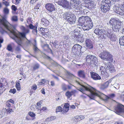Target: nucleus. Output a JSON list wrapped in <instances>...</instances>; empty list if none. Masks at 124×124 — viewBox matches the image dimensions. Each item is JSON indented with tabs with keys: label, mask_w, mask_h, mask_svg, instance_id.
I'll list each match as a JSON object with an SVG mask.
<instances>
[{
	"label": "nucleus",
	"mask_w": 124,
	"mask_h": 124,
	"mask_svg": "<svg viewBox=\"0 0 124 124\" xmlns=\"http://www.w3.org/2000/svg\"><path fill=\"white\" fill-rule=\"evenodd\" d=\"M29 30L28 29H25V30L23 32V33H19L18 32L17 33V34L19 35L20 34H24L25 35V34L29 33Z\"/></svg>",
	"instance_id": "nucleus-38"
},
{
	"label": "nucleus",
	"mask_w": 124,
	"mask_h": 124,
	"mask_svg": "<svg viewBox=\"0 0 124 124\" xmlns=\"http://www.w3.org/2000/svg\"><path fill=\"white\" fill-rule=\"evenodd\" d=\"M16 87L18 90H20V83L17 82L16 84Z\"/></svg>",
	"instance_id": "nucleus-42"
},
{
	"label": "nucleus",
	"mask_w": 124,
	"mask_h": 124,
	"mask_svg": "<svg viewBox=\"0 0 124 124\" xmlns=\"http://www.w3.org/2000/svg\"><path fill=\"white\" fill-rule=\"evenodd\" d=\"M62 16L64 19L66 20L71 25L75 23L76 20L75 16L72 14L70 12H66L64 13Z\"/></svg>",
	"instance_id": "nucleus-4"
},
{
	"label": "nucleus",
	"mask_w": 124,
	"mask_h": 124,
	"mask_svg": "<svg viewBox=\"0 0 124 124\" xmlns=\"http://www.w3.org/2000/svg\"><path fill=\"white\" fill-rule=\"evenodd\" d=\"M86 62L88 64H94L96 66L98 65V61L97 58L95 56L92 55H87L86 57Z\"/></svg>",
	"instance_id": "nucleus-6"
},
{
	"label": "nucleus",
	"mask_w": 124,
	"mask_h": 124,
	"mask_svg": "<svg viewBox=\"0 0 124 124\" xmlns=\"http://www.w3.org/2000/svg\"><path fill=\"white\" fill-rule=\"evenodd\" d=\"M81 46L78 44L75 45L72 47V51L75 54L78 53L81 51Z\"/></svg>",
	"instance_id": "nucleus-12"
},
{
	"label": "nucleus",
	"mask_w": 124,
	"mask_h": 124,
	"mask_svg": "<svg viewBox=\"0 0 124 124\" xmlns=\"http://www.w3.org/2000/svg\"><path fill=\"white\" fill-rule=\"evenodd\" d=\"M121 23V22L116 18H112L109 21V24L112 26L113 25L116 24H117V23Z\"/></svg>",
	"instance_id": "nucleus-14"
},
{
	"label": "nucleus",
	"mask_w": 124,
	"mask_h": 124,
	"mask_svg": "<svg viewBox=\"0 0 124 124\" xmlns=\"http://www.w3.org/2000/svg\"><path fill=\"white\" fill-rule=\"evenodd\" d=\"M105 34L112 41H115L116 40V35L110 34L108 31H107V32H105Z\"/></svg>",
	"instance_id": "nucleus-18"
},
{
	"label": "nucleus",
	"mask_w": 124,
	"mask_h": 124,
	"mask_svg": "<svg viewBox=\"0 0 124 124\" xmlns=\"http://www.w3.org/2000/svg\"><path fill=\"white\" fill-rule=\"evenodd\" d=\"M115 110V112L117 114L120 115L121 113H124V106L121 104H118Z\"/></svg>",
	"instance_id": "nucleus-10"
},
{
	"label": "nucleus",
	"mask_w": 124,
	"mask_h": 124,
	"mask_svg": "<svg viewBox=\"0 0 124 124\" xmlns=\"http://www.w3.org/2000/svg\"><path fill=\"white\" fill-rule=\"evenodd\" d=\"M115 96V95L114 93H112L110 94L109 96H107L106 97V99L108 100L109 99H113Z\"/></svg>",
	"instance_id": "nucleus-37"
},
{
	"label": "nucleus",
	"mask_w": 124,
	"mask_h": 124,
	"mask_svg": "<svg viewBox=\"0 0 124 124\" xmlns=\"http://www.w3.org/2000/svg\"><path fill=\"white\" fill-rule=\"evenodd\" d=\"M79 31L77 29H75L73 31L70 32L72 36H74V38H76V39L78 41H80L81 38L80 36V33L79 32Z\"/></svg>",
	"instance_id": "nucleus-9"
},
{
	"label": "nucleus",
	"mask_w": 124,
	"mask_h": 124,
	"mask_svg": "<svg viewBox=\"0 0 124 124\" xmlns=\"http://www.w3.org/2000/svg\"><path fill=\"white\" fill-rule=\"evenodd\" d=\"M40 6V4H37L34 8L35 9H39V7Z\"/></svg>",
	"instance_id": "nucleus-57"
},
{
	"label": "nucleus",
	"mask_w": 124,
	"mask_h": 124,
	"mask_svg": "<svg viewBox=\"0 0 124 124\" xmlns=\"http://www.w3.org/2000/svg\"><path fill=\"white\" fill-rule=\"evenodd\" d=\"M66 73L67 75L69 76L70 77H72L73 76V75L72 74L70 73L69 71H66Z\"/></svg>",
	"instance_id": "nucleus-53"
},
{
	"label": "nucleus",
	"mask_w": 124,
	"mask_h": 124,
	"mask_svg": "<svg viewBox=\"0 0 124 124\" xmlns=\"http://www.w3.org/2000/svg\"><path fill=\"white\" fill-rule=\"evenodd\" d=\"M114 11L116 13L121 15H124V8H122L121 6L120 7H115Z\"/></svg>",
	"instance_id": "nucleus-13"
},
{
	"label": "nucleus",
	"mask_w": 124,
	"mask_h": 124,
	"mask_svg": "<svg viewBox=\"0 0 124 124\" xmlns=\"http://www.w3.org/2000/svg\"><path fill=\"white\" fill-rule=\"evenodd\" d=\"M100 70L101 71V74L103 76L106 77H108V74L106 71V69L105 67L101 66L100 68Z\"/></svg>",
	"instance_id": "nucleus-21"
},
{
	"label": "nucleus",
	"mask_w": 124,
	"mask_h": 124,
	"mask_svg": "<svg viewBox=\"0 0 124 124\" xmlns=\"http://www.w3.org/2000/svg\"><path fill=\"white\" fill-rule=\"evenodd\" d=\"M14 27L4 17L0 15V33L3 34L8 33Z\"/></svg>",
	"instance_id": "nucleus-2"
},
{
	"label": "nucleus",
	"mask_w": 124,
	"mask_h": 124,
	"mask_svg": "<svg viewBox=\"0 0 124 124\" xmlns=\"http://www.w3.org/2000/svg\"><path fill=\"white\" fill-rule=\"evenodd\" d=\"M16 2L15 3V4L16 5H17L20 3V0H15Z\"/></svg>",
	"instance_id": "nucleus-59"
},
{
	"label": "nucleus",
	"mask_w": 124,
	"mask_h": 124,
	"mask_svg": "<svg viewBox=\"0 0 124 124\" xmlns=\"http://www.w3.org/2000/svg\"><path fill=\"white\" fill-rule=\"evenodd\" d=\"M78 74L79 76L83 78H85V72L84 70H80L78 72Z\"/></svg>",
	"instance_id": "nucleus-26"
},
{
	"label": "nucleus",
	"mask_w": 124,
	"mask_h": 124,
	"mask_svg": "<svg viewBox=\"0 0 124 124\" xmlns=\"http://www.w3.org/2000/svg\"><path fill=\"white\" fill-rule=\"evenodd\" d=\"M75 119H76V120H77V119H78V121H79L80 120H81L83 119L85 117L84 116H77L75 117Z\"/></svg>",
	"instance_id": "nucleus-35"
},
{
	"label": "nucleus",
	"mask_w": 124,
	"mask_h": 124,
	"mask_svg": "<svg viewBox=\"0 0 124 124\" xmlns=\"http://www.w3.org/2000/svg\"><path fill=\"white\" fill-rule=\"evenodd\" d=\"M62 108L60 106H58L56 108V112L57 113L58 112H61L62 111Z\"/></svg>",
	"instance_id": "nucleus-43"
},
{
	"label": "nucleus",
	"mask_w": 124,
	"mask_h": 124,
	"mask_svg": "<svg viewBox=\"0 0 124 124\" xmlns=\"http://www.w3.org/2000/svg\"><path fill=\"white\" fill-rule=\"evenodd\" d=\"M56 3L59 5L62 6L66 8L70 9L71 8L69 2L66 0H59L58 2Z\"/></svg>",
	"instance_id": "nucleus-8"
},
{
	"label": "nucleus",
	"mask_w": 124,
	"mask_h": 124,
	"mask_svg": "<svg viewBox=\"0 0 124 124\" xmlns=\"http://www.w3.org/2000/svg\"><path fill=\"white\" fill-rule=\"evenodd\" d=\"M11 103H10L8 102H7L6 103V106L8 108H10L11 107Z\"/></svg>",
	"instance_id": "nucleus-55"
},
{
	"label": "nucleus",
	"mask_w": 124,
	"mask_h": 124,
	"mask_svg": "<svg viewBox=\"0 0 124 124\" xmlns=\"http://www.w3.org/2000/svg\"><path fill=\"white\" fill-rule=\"evenodd\" d=\"M119 42L121 46H124V36L120 37Z\"/></svg>",
	"instance_id": "nucleus-31"
},
{
	"label": "nucleus",
	"mask_w": 124,
	"mask_h": 124,
	"mask_svg": "<svg viewBox=\"0 0 124 124\" xmlns=\"http://www.w3.org/2000/svg\"><path fill=\"white\" fill-rule=\"evenodd\" d=\"M45 55V56L50 61H51L52 60V59L49 57L47 56L46 55Z\"/></svg>",
	"instance_id": "nucleus-61"
},
{
	"label": "nucleus",
	"mask_w": 124,
	"mask_h": 124,
	"mask_svg": "<svg viewBox=\"0 0 124 124\" xmlns=\"http://www.w3.org/2000/svg\"><path fill=\"white\" fill-rule=\"evenodd\" d=\"M7 110L6 113H10L11 112H13V111L12 109L10 108H8Z\"/></svg>",
	"instance_id": "nucleus-49"
},
{
	"label": "nucleus",
	"mask_w": 124,
	"mask_h": 124,
	"mask_svg": "<svg viewBox=\"0 0 124 124\" xmlns=\"http://www.w3.org/2000/svg\"><path fill=\"white\" fill-rule=\"evenodd\" d=\"M11 20L12 21L15 22L17 21L18 20L17 16H12L11 17Z\"/></svg>",
	"instance_id": "nucleus-39"
},
{
	"label": "nucleus",
	"mask_w": 124,
	"mask_h": 124,
	"mask_svg": "<svg viewBox=\"0 0 124 124\" xmlns=\"http://www.w3.org/2000/svg\"><path fill=\"white\" fill-rule=\"evenodd\" d=\"M38 25L36 24L35 26H34L31 24H30L29 26V28L30 29L34 30L35 29H37Z\"/></svg>",
	"instance_id": "nucleus-36"
},
{
	"label": "nucleus",
	"mask_w": 124,
	"mask_h": 124,
	"mask_svg": "<svg viewBox=\"0 0 124 124\" xmlns=\"http://www.w3.org/2000/svg\"><path fill=\"white\" fill-rule=\"evenodd\" d=\"M15 50L16 51L19 52L20 51L21 49L19 47L17 46Z\"/></svg>",
	"instance_id": "nucleus-63"
},
{
	"label": "nucleus",
	"mask_w": 124,
	"mask_h": 124,
	"mask_svg": "<svg viewBox=\"0 0 124 124\" xmlns=\"http://www.w3.org/2000/svg\"><path fill=\"white\" fill-rule=\"evenodd\" d=\"M108 65L107 66V68L111 72H113L114 71V69L113 66L112 65H111L109 62L108 63Z\"/></svg>",
	"instance_id": "nucleus-25"
},
{
	"label": "nucleus",
	"mask_w": 124,
	"mask_h": 124,
	"mask_svg": "<svg viewBox=\"0 0 124 124\" xmlns=\"http://www.w3.org/2000/svg\"><path fill=\"white\" fill-rule=\"evenodd\" d=\"M42 23L46 26H47L49 24L48 21L45 18H43L41 19Z\"/></svg>",
	"instance_id": "nucleus-27"
},
{
	"label": "nucleus",
	"mask_w": 124,
	"mask_h": 124,
	"mask_svg": "<svg viewBox=\"0 0 124 124\" xmlns=\"http://www.w3.org/2000/svg\"><path fill=\"white\" fill-rule=\"evenodd\" d=\"M111 80L110 79L109 80V81H107L106 82L104 83V84L102 85L101 86V88L102 89H104L107 88L108 86L109 83H110L111 82Z\"/></svg>",
	"instance_id": "nucleus-23"
},
{
	"label": "nucleus",
	"mask_w": 124,
	"mask_h": 124,
	"mask_svg": "<svg viewBox=\"0 0 124 124\" xmlns=\"http://www.w3.org/2000/svg\"><path fill=\"white\" fill-rule=\"evenodd\" d=\"M7 111V110L6 108H3L0 112V115L1 116L0 117L2 118L3 116H5L6 114Z\"/></svg>",
	"instance_id": "nucleus-28"
},
{
	"label": "nucleus",
	"mask_w": 124,
	"mask_h": 124,
	"mask_svg": "<svg viewBox=\"0 0 124 124\" xmlns=\"http://www.w3.org/2000/svg\"><path fill=\"white\" fill-rule=\"evenodd\" d=\"M91 77L93 80H96L100 79L101 77L97 74L93 72H90Z\"/></svg>",
	"instance_id": "nucleus-17"
},
{
	"label": "nucleus",
	"mask_w": 124,
	"mask_h": 124,
	"mask_svg": "<svg viewBox=\"0 0 124 124\" xmlns=\"http://www.w3.org/2000/svg\"><path fill=\"white\" fill-rule=\"evenodd\" d=\"M101 8V11L103 13H106L108 12L109 9V5H102Z\"/></svg>",
	"instance_id": "nucleus-19"
},
{
	"label": "nucleus",
	"mask_w": 124,
	"mask_h": 124,
	"mask_svg": "<svg viewBox=\"0 0 124 124\" xmlns=\"http://www.w3.org/2000/svg\"><path fill=\"white\" fill-rule=\"evenodd\" d=\"M52 75V76L55 79H56L58 81H59V78H58V77H56V76H54V75Z\"/></svg>",
	"instance_id": "nucleus-60"
},
{
	"label": "nucleus",
	"mask_w": 124,
	"mask_h": 124,
	"mask_svg": "<svg viewBox=\"0 0 124 124\" xmlns=\"http://www.w3.org/2000/svg\"><path fill=\"white\" fill-rule=\"evenodd\" d=\"M32 32L35 35H36L37 34V29H35L34 30H33L32 31Z\"/></svg>",
	"instance_id": "nucleus-56"
},
{
	"label": "nucleus",
	"mask_w": 124,
	"mask_h": 124,
	"mask_svg": "<svg viewBox=\"0 0 124 124\" xmlns=\"http://www.w3.org/2000/svg\"><path fill=\"white\" fill-rule=\"evenodd\" d=\"M86 46L87 48L90 49H92L93 48L92 42L90 39H87L85 41Z\"/></svg>",
	"instance_id": "nucleus-20"
},
{
	"label": "nucleus",
	"mask_w": 124,
	"mask_h": 124,
	"mask_svg": "<svg viewBox=\"0 0 124 124\" xmlns=\"http://www.w3.org/2000/svg\"><path fill=\"white\" fill-rule=\"evenodd\" d=\"M74 93V92L73 91H71V92L67 91L65 95L67 98H70Z\"/></svg>",
	"instance_id": "nucleus-32"
},
{
	"label": "nucleus",
	"mask_w": 124,
	"mask_h": 124,
	"mask_svg": "<svg viewBox=\"0 0 124 124\" xmlns=\"http://www.w3.org/2000/svg\"><path fill=\"white\" fill-rule=\"evenodd\" d=\"M106 31H104V30L103 27L100 26L98 28H96L94 31V33L98 35H101L103 33H105Z\"/></svg>",
	"instance_id": "nucleus-11"
},
{
	"label": "nucleus",
	"mask_w": 124,
	"mask_h": 124,
	"mask_svg": "<svg viewBox=\"0 0 124 124\" xmlns=\"http://www.w3.org/2000/svg\"><path fill=\"white\" fill-rule=\"evenodd\" d=\"M56 117L55 116H52L47 118L46 119V121H52L55 119Z\"/></svg>",
	"instance_id": "nucleus-34"
},
{
	"label": "nucleus",
	"mask_w": 124,
	"mask_h": 124,
	"mask_svg": "<svg viewBox=\"0 0 124 124\" xmlns=\"http://www.w3.org/2000/svg\"><path fill=\"white\" fill-rule=\"evenodd\" d=\"M37 87L36 84L33 85L31 87V89H32L34 90H36Z\"/></svg>",
	"instance_id": "nucleus-52"
},
{
	"label": "nucleus",
	"mask_w": 124,
	"mask_h": 124,
	"mask_svg": "<svg viewBox=\"0 0 124 124\" xmlns=\"http://www.w3.org/2000/svg\"><path fill=\"white\" fill-rule=\"evenodd\" d=\"M78 2V1H77V0H70V4H72L73 3H74V2Z\"/></svg>",
	"instance_id": "nucleus-62"
},
{
	"label": "nucleus",
	"mask_w": 124,
	"mask_h": 124,
	"mask_svg": "<svg viewBox=\"0 0 124 124\" xmlns=\"http://www.w3.org/2000/svg\"><path fill=\"white\" fill-rule=\"evenodd\" d=\"M86 21V23L84 24L82 26V28L84 31H88L91 29L93 26V23L92 20L89 17Z\"/></svg>",
	"instance_id": "nucleus-7"
},
{
	"label": "nucleus",
	"mask_w": 124,
	"mask_h": 124,
	"mask_svg": "<svg viewBox=\"0 0 124 124\" xmlns=\"http://www.w3.org/2000/svg\"><path fill=\"white\" fill-rule=\"evenodd\" d=\"M39 65L38 63H36L35 64H34L33 66V70H35L36 69H37L39 68Z\"/></svg>",
	"instance_id": "nucleus-40"
},
{
	"label": "nucleus",
	"mask_w": 124,
	"mask_h": 124,
	"mask_svg": "<svg viewBox=\"0 0 124 124\" xmlns=\"http://www.w3.org/2000/svg\"><path fill=\"white\" fill-rule=\"evenodd\" d=\"M7 49L9 51H11L12 49V47L11 45L9 44L7 46Z\"/></svg>",
	"instance_id": "nucleus-44"
},
{
	"label": "nucleus",
	"mask_w": 124,
	"mask_h": 124,
	"mask_svg": "<svg viewBox=\"0 0 124 124\" xmlns=\"http://www.w3.org/2000/svg\"><path fill=\"white\" fill-rule=\"evenodd\" d=\"M99 56L102 59L107 61H112L113 58L112 55L108 52L103 51L99 55Z\"/></svg>",
	"instance_id": "nucleus-5"
},
{
	"label": "nucleus",
	"mask_w": 124,
	"mask_h": 124,
	"mask_svg": "<svg viewBox=\"0 0 124 124\" xmlns=\"http://www.w3.org/2000/svg\"><path fill=\"white\" fill-rule=\"evenodd\" d=\"M58 41L57 40H55L54 41V43H52L55 46L57 44Z\"/></svg>",
	"instance_id": "nucleus-64"
},
{
	"label": "nucleus",
	"mask_w": 124,
	"mask_h": 124,
	"mask_svg": "<svg viewBox=\"0 0 124 124\" xmlns=\"http://www.w3.org/2000/svg\"><path fill=\"white\" fill-rule=\"evenodd\" d=\"M16 89L15 88H13L12 89H10L9 91V92L14 94L16 93Z\"/></svg>",
	"instance_id": "nucleus-47"
},
{
	"label": "nucleus",
	"mask_w": 124,
	"mask_h": 124,
	"mask_svg": "<svg viewBox=\"0 0 124 124\" xmlns=\"http://www.w3.org/2000/svg\"><path fill=\"white\" fill-rule=\"evenodd\" d=\"M4 12L5 14H8L9 12V10L7 8H6L4 9Z\"/></svg>",
	"instance_id": "nucleus-48"
},
{
	"label": "nucleus",
	"mask_w": 124,
	"mask_h": 124,
	"mask_svg": "<svg viewBox=\"0 0 124 124\" xmlns=\"http://www.w3.org/2000/svg\"><path fill=\"white\" fill-rule=\"evenodd\" d=\"M80 90V91L83 93H84L85 91L89 92L90 94L89 96L92 99H94L96 96L98 97L101 99V93L90 86L82 85Z\"/></svg>",
	"instance_id": "nucleus-3"
},
{
	"label": "nucleus",
	"mask_w": 124,
	"mask_h": 124,
	"mask_svg": "<svg viewBox=\"0 0 124 124\" xmlns=\"http://www.w3.org/2000/svg\"><path fill=\"white\" fill-rule=\"evenodd\" d=\"M87 17H88L87 16L84 17L82 16L79 18L78 23L80 25L82 26L84 24L85 21H86L88 18Z\"/></svg>",
	"instance_id": "nucleus-15"
},
{
	"label": "nucleus",
	"mask_w": 124,
	"mask_h": 124,
	"mask_svg": "<svg viewBox=\"0 0 124 124\" xmlns=\"http://www.w3.org/2000/svg\"><path fill=\"white\" fill-rule=\"evenodd\" d=\"M110 1L109 0H103L101 3V5H109Z\"/></svg>",
	"instance_id": "nucleus-30"
},
{
	"label": "nucleus",
	"mask_w": 124,
	"mask_h": 124,
	"mask_svg": "<svg viewBox=\"0 0 124 124\" xmlns=\"http://www.w3.org/2000/svg\"><path fill=\"white\" fill-rule=\"evenodd\" d=\"M5 86L4 85H3L2 83H0V95L5 90Z\"/></svg>",
	"instance_id": "nucleus-29"
},
{
	"label": "nucleus",
	"mask_w": 124,
	"mask_h": 124,
	"mask_svg": "<svg viewBox=\"0 0 124 124\" xmlns=\"http://www.w3.org/2000/svg\"><path fill=\"white\" fill-rule=\"evenodd\" d=\"M69 104L67 103L65 104L63 109L62 111V113H65L67 112L69 109Z\"/></svg>",
	"instance_id": "nucleus-24"
},
{
	"label": "nucleus",
	"mask_w": 124,
	"mask_h": 124,
	"mask_svg": "<svg viewBox=\"0 0 124 124\" xmlns=\"http://www.w3.org/2000/svg\"><path fill=\"white\" fill-rule=\"evenodd\" d=\"M3 41V39L2 37L0 36V47L1 46V44L2 43Z\"/></svg>",
	"instance_id": "nucleus-51"
},
{
	"label": "nucleus",
	"mask_w": 124,
	"mask_h": 124,
	"mask_svg": "<svg viewBox=\"0 0 124 124\" xmlns=\"http://www.w3.org/2000/svg\"><path fill=\"white\" fill-rule=\"evenodd\" d=\"M29 114L30 116L32 117H35L36 115L35 114L31 112H30L29 113Z\"/></svg>",
	"instance_id": "nucleus-46"
},
{
	"label": "nucleus",
	"mask_w": 124,
	"mask_h": 124,
	"mask_svg": "<svg viewBox=\"0 0 124 124\" xmlns=\"http://www.w3.org/2000/svg\"><path fill=\"white\" fill-rule=\"evenodd\" d=\"M120 25L117 24L114 25H113L112 26V28L114 31L116 32H118L119 31V29L120 28Z\"/></svg>",
	"instance_id": "nucleus-22"
},
{
	"label": "nucleus",
	"mask_w": 124,
	"mask_h": 124,
	"mask_svg": "<svg viewBox=\"0 0 124 124\" xmlns=\"http://www.w3.org/2000/svg\"><path fill=\"white\" fill-rule=\"evenodd\" d=\"M11 9L14 11H16V10L17 8L15 5H12L11 6Z\"/></svg>",
	"instance_id": "nucleus-50"
},
{
	"label": "nucleus",
	"mask_w": 124,
	"mask_h": 124,
	"mask_svg": "<svg viewBox=\"0 0 124 124\" xmlns=\"http://www.w3.org/2000/svg\"><path fill=\"white\" fill-rule=\"evenodd\" d=\"M2 3L6 6H8L9 5V2H8L7 1L3 2Z\"/></svg>",
	"instance_id": "nucleus-54"
},
{
	"label": "nucleus",
	"mask_w": 124,
	"mask_h": 124,
	"mask_svg": "<svg viewBox=\"0 0 124 124\" xmlns=\"http://www.w3.org/2000/svg\"><path fill=\"white\" fill-rule=\"evenodd\" d=\"M18 32L14 27L8 33L9 36L14 39L16 43L20 46H28L31 45V42L28 40L24 34H17Z\"/></svg>",
	"instance_id": "nucleus-1"
},
{
	"label": "nucleus",
	"mask_w": 124,
	"mask_h": 124,
	"mask_svg": "<svg viewBox=\"0 0 124 124\" xmlns=\"http://www.w3.org/2000/svg\"><path fill=\"white\" fill-rule=\"evenodd\" d=\"M79 2H74L72 4H71L72 6L74 8H75L76 9H77L79 5Z\"/></svg>",
	"instance_id": "nucleus-33"
},
{
	"label": "nucleus",
	"mask_w": 124,
	"mask_h": 124,
	"mask_svg": "<svg viewBox=\"0 0 124 124\" xmlns=\"http://www.w3.org/2000/svg\"><path fill=\"white\" fill-rule=\"evenodd\" d=\"M89 4V6L91 8H93L95 6V5L93 3H90Z\"/></svg>",
	"instance_id": "nucleus-58"
},
{
	"label": "nucleus",
	"mask_w": 124,
	"mask_h": 124,
	"mask_svg": "<svg viewBox=\"0 0 124 124\" xmlns=\"http://www.w3.org/2000/svg\"><path fill=\"white\" fill-rule=\"evenodd\" d=\"M33 49L34 51L36 52H38L39 50L36 44H35L33 46Z\"/></svg>",
	"instance_id": "nucleus-41"
},
{
	"label": "nucleus",
	"mask_w": 124,
	"mask_h": 124,
	"mask_svg": "<svg viewBox=\"0 0 124 124\" xmlns=\"http://www.w3.org/2000/svg\"><path fill=\"white\" fill-rule=\"evenodd\" d=\"M45 7L46 9L50 12H52L55 10V8L54 6L51 3H48L46 4Z\"/></svg>",
	"instance_id": "nucleus-16"
},
{
	"label": "nucleus",
	"mask_w": 124,
	"mask_h": 124,
	"mask_svg": "<svg viewBox=\"0 0 124 124\" xmlns=\"http://www.w3.org/2000/svg\"><path fill=\"white\" fill-rule=\"evenodd\" d=\"M62 89L64 91H65L67 89V86L65 84H63L62 85Z\"/></svg>",
	"instance_id": "nucleus-45"
}]
</instances>
